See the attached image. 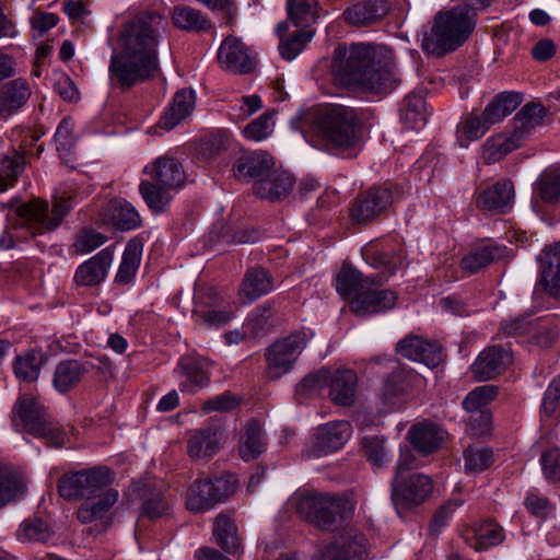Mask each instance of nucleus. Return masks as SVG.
I'll return each mask as SVG.
<instances>
[{
    "mask_svg": "<svg viewBox=\"0 0 560 560\" xmlns=\"http://www.w3.org/2000/svg\"><path fill=\"white\" fill-rule=\"evenodd\" d=\"M166 28L165 16L153 11L138 13L120 25L108 66L113 86L125 91L158 75V47Z\"/></svg>",
    "mask_w": 560,
    "mask_h": 560,
    "instance_id": "obj_1",
    "label": "nucleus"
},
{
    "mask_svg": "<svg viewBox=\"0 0 560 560\" xmlns=\"http://www.w3.org/2000/svg\"><path fill=\"white\" fill-rule=\"evenodd\" d=\"M330 72L342 86L369 92L393 89L398 82L393 51L373 44H341L334 50Z\"/></svg>",
    "mask_w": 560,
    "mask_h": 560,
    "instance_id": "obj_2",
    "label": "nucleus"
},
{
    "mask_svg": "<svg viewBox=\"0 0 560 560\" xmlns=\"http://www.w3.org/2000/svg\"><path fill=\"white\" fill-rule=\"evenodd\" d=\"M313 130L326 150L343 158H355L362 150L360 122L353 108L331 104L319 108Z\"/></svg>",
    "mask_w": 560,
    "mask_h": 560,
    "instance_id": "obj_3",
    "label": "nucleus"
},
{
    "mask_svg": "<svg viewBox=\"0 0 560 560\" xmlns=\"http://www.w3.org/2000/svg\"><path fill=\"white\" fill-rule=\"evenodd\" d=\"M477 13L467 7H453L436 13L429 31L422 35V49L434 56H444L460 47L471 35Z\"/></svg>",
    "mask_w": 560,
    "mask_h": 560,
    "instance_id": "obj_4",
    "label": "nucleus"
},
{
    "mask_svg": "<svg viewBox=\"0 0 560 560\" xmlns=\"http://www.w3.org/2000/svg\"><path fill=\"white\" fill-rule=\"evenodd\" d=\"M290 503L302 518L323 530H334L352 516L345 500L328 494L299 492Z\"/></svg>",
    "mask_w": 560,
    "mask_h": 560,
    "instance_id": "obj_5",
    "label": "nucleus"
},
{
    "mask_svg": "<svg viewBox=\"0 0 560 560\" xmlns=\"http://www.w3.org/2000/svg\"><path fill=\"white\" fill-rule=\"evenodd\" d=\"M72 196L66 191L52 197V206L40 198L22 203L18 214L25 220L33 235H42L58 229L72 209Z\"/></svg>",
    "mask_w": 560,
    "mask_h": 560,
    "instance_id": "obj_6",
    "label": "nucleus"
},
{
    "mask_svg": "<svg viewBox=\"0 0 560 560\" xmlns=\"http://www.w3.org/2000/svg\"><path fill=\"white\" fill-rule=\"evenodd\" d=\"M12 413V423L16 431H24L35 438L45 439L52 446L65 444L63 431L48 421L45 408L32 396H21Z\"/></svg>",
    "mask_w": 560,
    "mask_h": 560,
    "instance_id": "obj_7",
    "label": "nucleus"
},
{
    "mask_svg": "<svg viewBox=\"0 0 560 560\" xmlns=\"http://www.w3.org/2000/svg\"><path fill=\"white\" fill-rule=\"evenodd\" d=\"M114 479L109 468L97 466L65 474L59 479L57 489L66 500L96 499V494L109 488Z\"/></svg>",
    "mask_w": 560,
    "mask_h": 560,
    "instance_id": "obj_8",
    "label": "nucleus"
},
{
    "mask_svg": "<svg viewBox=\"0 0 560 560\" xmlns=\"http://www.w3.org/2000/svg\"><path fill=\"white\" fill-rule=\"evenodd\" d=\"M236 486L232 475H222L213 480L199 478L187 490L186 506L192 513H205L232 495Z\"/></svg>",
    "mask_w": 560,
    "mask_h": 560,
    "instance_id": "obj_9",
    "label": "nucleus"
},
{
    "mask_svg": "<svg viewBox=\"0 0 560 560\" xmlns=\"http://www.w3.org/2000/svg\"><path fill=\"white\" fill-rule=\"evenodd\" d=\"M313 560H368V539L357 527H346L320 547Z\"/></svg>",
    "mask_w": 560,
    "mask_h": 560,
    "instance_id": "obj_10",
    "label": "nucleus"
},
{
    "mask_svg": "<svg viewBox=\"0 0 560 560\" xmlns=\"http://www.w3.org/2000/svg\"><path fill=\"white\" fill-rule=\"evenodd\" d=\"M306 342V334L299 331L271 345L266 352L267 376L277 380L290 372Z\"/></svg>",
    "mask_w": 560,
    "mask_h": 560,
    "instance_id": "obj_11",
    "label": "nucleus"
},
{
    "mask_svg": "<svg viewBox=\"0 0 560 560\" xmlns=\"http://www.w3.org/2000/svg\"><path fill=\"white\" fill-rule=\"evenodd\" d=\"M432 480L423 474H411L392 481V500L396 509L423 503L432 493Z\"/></svg>",
    "mask_w": 560,
    "mask_h": 560,
    "instance_id": "obj_12",
    "label": "nucleus"
},
{
    "mask_svg": "<svg viewBox=\"0 0 560 560\" xmlns=\"http://www.w3.org/2000/svg\"><path fill=\"white\" fill-rule=\"evenodd\" d=\"M352 435V427L348 421H331L320 425L306 450L310 458L334 453L345 446Z\"/></svg>",
    "mask_w": 560,
    "mask_h": 560,
    "instance_id": "obj_13",
    "label": "nucleus"
},
{
    "mask_svg": "<svg viewBox=\"0 0 560 560\" xmlns=\"http://www.w3.org/2000/svg\"><path fill=\"white\" fill-rule=\"evenodd\" d=\"M381 282V278L373 276L370 283L350 301V308L355 315L370 316L384 313L395 306L396 293L376 288L375 284Z\"/></svg>",
    "mask_w": 560,
    "mask_h": 560,
    "instance_id": "obj_14",
    "label": "nucleus"
},
{
    "mask_svg": "<svg viewBox=\"0 0 560 560\" xmlns=\"http://www.w3.org/2000/svg\"><path fill=\"white\" fill-rule=\"evenodd\" d=\"M143 173L151 180L175 190L182 188L186 180L183 164L170 153L160 155L148 163L143 168Z\"/></svg>",
    "mask_w": 560,
    "mask_h": 560,
    "instance_id": "obj_15",
    "label": "nucleus"
},
{
    "mask_svg": "<svg viewBox=\"0 0 560 560\" xmlns=\"http://www.w3.org/2000/svg\"><path fill=\"white\" fill-rule=\"evenodd\" d=\"M392 202V194L383 187H373L361 194L350 210L351 220L366 223L380 217Z\"/></svg>",
    "mask_w": 560,
    "mask_h": 560,
    "instance_id": "obj_16",
    "label": "nucleus"
},
{
    "mask_svg": "<svg viewBox=\"0 0 560 560\" xmlns=\"http://www.w3.org/2000/svg\"><path fill=\"white\" fill-rule=\"evenodd\" d=\"M221 67L234 73H248L255 67L249 49L236 37L225 38L218 51Z\"/></svg>",
    "mask_w": 560,
    "mask_h": 560,
    "instance_id": "obj_17",
    "label": "nucleus"
},
{
    "mask_svg": "<svg viewBox=\"0 0 560 560\" xmlns=\"http://www.w3.org/2000/svg\"><path fill=\"white\" fill-rule=\"evenodd\" d=\"M114 249L106 247L83 261L74 272V282L81 287H94L102 283L110 269Z\"/></svg>",
    "mask_w": 560,
    "mask_h": 560,
    "instance_id": "obj_18",
    "label": "nucleus"
},
{
    "mask_svg": "<svg viewBox=\"0 0 560 560\" xmlns=\"http://www.w3.org/2000/svg\"><path fill=\"white\" fill-rule=\"evenodd\" d=\"M512 362L511 352L500 346H492L477 357L471 365V373L478 381H487L501 374Z\"/></svg>",
    "mask_w": 560,
    "mask_h": 560,
    "instance_id": "obj_19",
    "label": "nucleus"
},
{
    "mask_svg": "<svg viewBox=\"0 0 560 560\" xmlns=\"http://www.w3.org/2000/svg\"><path fill=\"white\" fill-rule=\"evenodd\" d=\"M271 155L265 151H253L241 155L233 165L234 177L244 183L264 178L273 167Z\"/></svg>",
    "mask_w": 560,
    "mask_h": 560,
    "instance_id": "obj_20",
    "label": "nucleus"
},
{
    "mask_svg": "<svg viewBox=\"0 0 560 560\" xmlns=\"http://www.w3.org/2000/svg\"><path fill=\"white\" fill-rule=\"evenodd\" d=\"M32 95L30 83L22 78L11 80L0 89V119L7 120L18 114Z\"/></svg>",
    "mask_w": 560,
    "mask_h": 560,
    "instance_id": "obj_21",
    "label": "nucleus"
},
{
    "mask_svg": "<svg viewBox=\"0 0 560 560\" xmlns=\"http://www.w3.org/2000/svg\"><path fill=\"white\" fill-rule=\"evenodd\" d=\"M293 186L294 178L290 173L272 167L264 178L255 182L253 189L257 197L276 201L285 198Z\"/></svg>",
    "mask_w": 560,
    "mask_h": 560,
    "instance_id": "obj_22",
    "label": "nucleus"
},
{
    "mask_svg": "<svg viewBox=\"0 0 560 560\" xmlns=\"http://www.w3.org/2000/svg\"><path fill=\"white\" fill-rule=\"evenodd\" d=\"M396 350L401 357L421 362L429 368L439 365L443 359L440 347L418 337H407L400 340Z\"/></svg>",
    "mask_w": 560,
    "mask_h": 560,
    "instance_id": "obj_23",
    "label": "nucleus"
},
{
    "mask_svg": "<svg viewBox=\"0 0 560 560\" xmlns=\"http://www.w3.org/2000/svg\"><path fill=\"white\" fill-rule=\"evenodd\" d=\"M389 11L387 0H359L343 12L345 21L353 26L380 22Z\"/></svg>",
    "mask_w": 560,
    "mask_h": 560,
    "instance_id": "obj_24",
    "label": "nucleus"
},
{
    "mask_svg": "<svg viewBox=\"0 0 560 560\" xmlns=\"http://www.w3.org/2000/svg\"><path fill=\"white\" fill-rule=\"evenodd\" d=\"M498 389L493 385L478 386L467 394L463 400V407L468 412L481 411L479 416L480 428L470 424V431L475 435H482L489 431L490 416L482 411L497 396Z\"/></svg>",
    "mask_w": 560,
    "mask_h": 560,
    "instance_id": "obj_25",
    "label": "nucleus"
},
{
    "mask_svg": "<svg viewBox=\"0 0 560 560\" xmlns=\"http://www.w3.org/2000/svg\"><path fill=\"white\" fill-rule=\"evenodd\" d=\"M514 185L504 179L485 189L477 198V206L482 210L506 213L514 202Z\"/></svg>",
    "mask_w": 560,
    "mask_h": 560,
    "instance_id": "obj_26",
    "label": "nucleus"
},
{
    "mask_svg": "<svg viewBox=\"0 0 560 560\" xmlns=\"http://www.w3.org/2000/svg\"><path fill=\"white\" fill-rule=\"evenodd\" d=\"M358 377L350 369L329 370L328 395L339 406H350L354 402Z\"/></svg>",
    "mask_w": 560,
    "mask_h": 560,
    "instance_id": "obj_27",
    "label": "nucleus"
},
{
    "mask_svg": "<svg viewBox=\"0 0 560 560\" xmlns=\"http://www.w3.org/2000/svg\"><path fill=\"white\" fill-rule=\"evenodd\" d=\"M466 540L476 551H486L505 540V530L495 521L486 520L467 532Z\"/></svg>",
    "mask_w": 560,
    "mask_h": 560,
    "instance_id": "obj_28",
    "label": "nucleus"
},
{
    "mask_svg": "<svg viewBox=\"0 0 560 560\" xmlns=\"http://www.w3.org/2000/svg\"><path fill=\"white\" fill-rule=\"evenodd\" d=\"M444 439L445 432L431 422L416 423L408 432L409 442L423 455H429L439 450Z\"/></svg>",
    "mask_w": 560,
    "mask_h": 560,
    "instance_id": "obj_29",
    "label": "nucleus"
},
{
    "mask_svg": "<svg viewBox=\"0 0 560 560\" xmlns=\"http://www.w3.org/2000/svg\"><path fill=\"white\" fill-rule=\"evenodd\" d=\"M103 220L120 231H130L141 225L136 208L125 199L112 200L105 210Z\"/></svg>",
    "mask_w": 560,
    "mask_h": 560,
    "instance_id": "obj_30",
    "label": "nucleus"
},
{
    "mask_svg": "<svg viewBox=\"0 0 560 560\" xmlns=\"http://www.w3.org/2000/svg\"><path fill=\"white\" fill-rule=\"evenodd\" d=\"M89 370V362L75 359L62 360L56 365L52 385L57 392L65 394L74 388Z\"/></svg>",
    "mask_w": 560,
    "mask_h": 560,
    "instance_id": "obj_31",
    "label": "nucleus"
},
{
    "mask_svg": "<svg viewBox=\"0 0 560 560\" xmlns=\"http://www.w3.org/2000/svg\"><path fill=\"white\" fill-rule=\"evenodd\" d=\"M195 92L192 90H180L174 97L163 116L160 118V126L171 130L186 119L195 108Z\"/></svg>",
    "mask_w": 560,
    "mask_h": 560,
    "instance_id": "obj_32",
    "label": "nucleus"
},
{
    "mask_svg": "<svg viewBox=\"0 0 560 560\" xmlns=\"http://www.w3.org/2000/svg\"><path fill=\"white\" fill-rule=\"evenodd\" d=\"M118 491L112 487L96 494V499H85L78 510V518L83 524L102 520L118 501Z\"/></svg>",
    "mask_w": 560,
    "mask_h": 560,
    "instance_id": "obj_33",
    "label": "nucleus"
},
{
    "mask_svg": "<svg viewBox=\"0 0 560 560\" xmlns=\"http://www.w3.org/2000/svg\"><path fill=\"white\" fill-rule=\"evenodd\" d=\"M273 290V282L262 268L248 270L241 283L238 295L243 304H250Z\"/></svg>",
    "mask_w": 560,
    "mask_h": 560,
    "instance_id": "obj_34",
    "label": "nucleus"
},
{
    "mask_svg": "<svg viewBox=\"0 0 560 560\" xmlns=\"http://www.w3.org/2000/svg\"><path fill=\"white\" fill-rule=\"evenodd\" d=\"M540 282L551 298L560 301V243L545 250Z\"/></svg>",
    "mask_w": 560,
    "mask_h": 560,
    "instance_id": "obj_35",
    "label": "nucleus"
},
{
    "mask_svg": "<svg viewBox=\"0 0 560 560\" xmlns=\"http://www.w3.org/2000/svg\"><path fill=\"white\" fill-rule=\"evenodd\" d=\"M220 434L215 428H202L191 433L187 453L191 458H209L219 452Z\"/></svg>",
    "mask_w": 560,
    "mask_h": 560,
    "instance_id": "obj_36",
    "label": "nucleus"
},
{
    "mask_svg": "<svg viewBox=\"0 0 560 560\" xmlns=\"http://www.w3.org/2000/svg\"><path fill=\"white\" fill-rule=\"evenodd\" d=\"M506 247L499 244H489L477 247L465 255L460 266L469 275L476 273L482 268L503 258Z\"/></svg>",
    "mask_w": 560,
    "mask_h": 560,
    "instance_id": "obj_37",
    "label": "nucleus"
},
{
    "mask_svg": "<svg viewBox=\"0 0 560 560\" xmlns=\"http://www.w3.org/2000/svg\"><path fill=\"white\" fill-rule=\"evenodd\" d=\"M428 109L424 96L420 93H410L400 108V120L407 129L418 130L428 121Z\"/></svg>",
    "mask_w": 560,
    "mask_h": 560,
    "instance_id": "obj_38",
    "label": "nucleus"
},
{
    "mask_svg": "<svg viewBox=\"0 0 560 560\" xmlns=\"http://www.w3.org/2000/svg\"><path fill=\"white\" fill-rule=\"evenodd\" d=\"M546 108L536 103L526 104L514 117V137L523 141L537 126L542 124Z\"/></svg>",
    "mask_w": 560,
    "mask_h": 560,
    "instance_id": "obj_39",
    "label": "nucleus"
},
{
    "mask_svg": "<svg viewBox=\"0 0 560 560\" xmlns=\"http://www.w3.org/2000/svg\"><path fill=\"white\" fill-rule=\"evenodd\" d=\"M266 447V440L260 423L249 420L240 443V455L245 460L258 457Z\"/></svg>",
    "mask_w": 560,
    "mask_h": 560,
    "instance_id": "obj_40",
    "label": "nucleus"
},
{
    "mask_svg": "<svg viewBox=\"0 0 560 560\" xmlns=\"http://www.w3.org/2000/svg\"><path fill=\"white\" fill-rule=\"evenodd\" d=\"M174 25L188 32H202L211 27V22L198 9L188 5H176L172 14Z\"/></svg>",
    "mask_w": 560,
    "mask_h": 560,
    "instance_id": "obj_41",
    "label": "nucleus"
},
{
    "mask_svg": "<svg viewBox=\"0 0 560 560\" xmlns=\"http://www.w3.org/2000/svg\"><path fill=\"white\" fill-rule=\"evenodd\" d=\"M373 277H362V273L355 268L343 265L336 277V290L345 299L350 301L363 290Z\"/></svg>",
    "mask_w": 560,
    "mask_h": 560,
    "instance_id": "obj_42",
    "label": "nucleus"
},
{
    "mask_svg": "<svg viewBox=\"0 0 560 560\" xmlns=\"http://www.w3.org/2000/svg\"><path fill=\"white\" fill-rule=\"evenodd\" d=\"M521 103L516 92H503L497 95L485 108L486 120L494 125L512 114Z\"/></svg>",
    "mask_w": 560,
    "mask_h": 560,
    "instance_id": "obj_43",
    "label": "nucleus"
},
{
    "mask_svg": "<svg viewBox=\"0 0 560 560\" xmlns=\"http://www.w3.org/2000/svg\"><path fill=\"white\" fill-rule=\"evenodd\" d=\"M179 388L182 392L195 394L210 382V375L197 361H182Z\"/></svg>",
    "mask_w": 560,
    "mask_h": 560,
    "instance_id": "obj_44",
    "label": "nucleus"
},
{
    "mask_svg": "<svg viewBox=\"0 0 560 560\" xmlns=\"http://www.w3.org/2000/svg\"><path fill=\"white\" fill-rule=\"evenodd\" d=\"M142 255V245L137 241H130L121 257L118 271L115 277V282L121 285L129 284L140 266Z\"/></svg>",
    "mask_w": 560,
    "mask_h": 560,
    "instance_id": "obj_45",
    "label": "nucleus"
},
{
    "mask_svg": "<svg viewBox=\"0 0 560 560\" xmlns=\"http://www.w3.org/2000/svg\"><path fill=\"white\" fill-rule=\"evenodd\" d=\"M172 188H166L153 180H142L139 185V192L149 209L154 213L164 212L172 199Z\"/></svg>",
    "mask_w": 560,
    "mask_h": 560,
    "instance_id": "obj_46",
    "label": "nucleus"
},
{
    "mask_svg": "<svg viewBox=\"0 0 560 560\" xmlns=\"http://www.w3.org/2000/svg\"><path fill=\"white\" fill-rule=\"evenodd\" d=\"M318 0H287L289 19L296 27H308L318 19Z\"/></svg>",
    "mask_w": 560,
    "mask_h": 560,
    "instance_id": "obj_47",
    "label": "nucleus"
},
{
    "mask_svg": "<svg viewBox=\"0 0 560 560\" xmlns=\"http://www.w3.org/2000/svg\"><path fill=\"white\" fill-rule=\"evenodd\" d=\"M23 493L21 476L9 467L0 466V508L16 502Z\"/></svg>",
    "mask_w": 560,
    "mask_h": 560,
    "instance_id": "obj_48",
    "label": "nucleus"
},
{
    "mask_svg": "<svg viewBox=\"0 0 560 560\" xmlns=\"http://www.w3.org/2000/svg\"><path fill=\"white\" fill-rule=\"evenodd\" d=\"M213 535L217 544L228 553H235L240 547L236 527L225 514H219L214 518Z\"/></svg>",
    "mask_w": 560,
    "mask_h": 560,
    "instance_id": "obj_49",
    "label": "nucleus"
},
{
    "mask_svg": "<svg viewBox=\"0 0 560 560\" xmlns=\"http://www.w3.org/2000/svg\"><path fill=\"white\" fill-rule=\"evenodd\" d=\"M521 140H516L514 132L510 136L497 135L483 144V159L487 163H495L504 155L521 145Z\"/></svg>",
    "mask_w": 560,
    "mask_h": 560,
    "instance_id": "obj_50",
    "label": "nucleus"
},
{
    "mask_svg": "<svg viewBox=\"0 0 560 560\" xmlns=\"http://www.w3.org/2000/svg\"><path fill=\"white\" fill-rule=\"evenodd\" d=\"M15 536L21 542H45L50 537V530L43 520L30 517L20 524Z\"/></svg>",
    "mask_w": 560,
    "mask_h": 560,
    "instance_id": "obj_51",
    "label": "nucleus"
},
{
    "mask_svg": "<svg viewBox=\"0 0 560 560\" xmlns=\"http://www.w3.org/2000/svg\"><path fill=\"white\" fill-rule=\"evenodd\" d=\"M537 195L547 202H560V167L546 170L537 180Z\"/></svg>",
    "mask_w": 560,
    "mask_h": 560,
    "instance_id": "obj_52",
    "label": "nucleus"
},
{
    "mask_svg": "<svg viewBox=\"0 0 560 560\" xmlns=\"http://www.w3.org/2000/svg\"><path fill=\"white\" fill-rule=\"evenodd\" d=\"M384 436L372 435L362 439V448L366 460L374 467H382L390 459Z\"/></svg>",
    "mask_w": 560,
    "mask_h": 560,
    "instance_id": "obj_53",
    "label": "nucleus"
},
{
    "mask_svg": "<svg viewBox=\"0 0 560 560\" xmlns=\"http://www.w3.org/2000/svg\"><path fill=\"white\" fill-rule=\"evenodd\" d=\"M329 369H320L305 376L298 385L295 393L301 398H311L322 395L328 386Z\"/></svg>",
    "mask_w": 560,
    "mask_h": 560,
    "instance_id": "obj_54",
    "label": "nucleus"
},
{
    "mask_svg": "<svg viewBox=\"0 0 560 560\" xmlns=\"http://www.w3.org/2000/svg\"><path fill=\"white\" fill-rule=\"evenodd\" d=\"M25 160L23 154L3 156L0 161V192L13 186L19 175L24 170Z\"/></svg>",
    "mask_w": 560,
    "mask_h": 560,
    "instance_id": "obj_55",
    "label": "nucleus"
},
{
    "mask_svg": "<svg viewBox=\"0 0 560 560\" xmlns=\"http://www.w3.org/2000/svg\"><path fill=\"white\" fill-rule=\"evenodd\" d=\"M275 116V112L261 114L244 127L243 136L254 142L266 140L273 132Z\"/></svg>",
    "mask_w": 560,
    "mask_h": 560,
    "instance_id": "obj_56",
    "label": "nucleus"
},
{
    "mask_svg": "<svg viewBox=\"0 0 560 560\" xmlns=\"http://www.w3.org/2000/svg\"><path fill=\"white\" fill-rule=\"evenodd\" d=\"M368 257L369 264L376 269H384L387 277L394 275L399 268H401L405 259L402 249H399L398 252L377 249Z\"/></svg>",
    "mask_w": 560,
    "mask_h": 560,
    "instance_id": "obj_57",
    "label": "nucleus"
},
{
    "mask_svg": "<svg viewBox=\"0 0 560 560\" xmlns=\"http://www.w3.org/2000/svg\"><path fill=\"white\" fill-rule=\"evenodd\" d=\"M74 121L70 117H65L57 127L55 141L59 155L68 160L71 156L75 144Z\"/></svg>",
    "mask_w": 560,
    "mask_h": 560,
    "instance_id": "obj_58",
    "label": "nucleus"
},
{
    "mask_svg": "<svg viewBox=\"0 0 560 560\" xmlns=\"http://www.w3.org/2000/svg\"><path fill=\"white\" fill-rule=\"evenodd\" d=\"M406 389V373L399 368H393L382 388V399L385 405L394 406L395 399L404 394Z\"/></svg>",
    "mask_w": 560,
    "mask_h": 560,
    "instance_id": "obj_59",
    "label": "nucleus"
},
{
    "mask_svg": "<svg viewBox=\"0 0 560 560\" xmlns=\"http://www.w3.org/2000/svg\"><path fill=\"white\" fill-rule=\"evenodd\" d=\"M107 242V236L93 230H81L72 244L73 252L77 255H86L97 249Z\"/></svg>",
    "mask_w": 560,
    "mask_h": 560,
    "instance_id": "obj_60",
    "label": "nucleus"
},
{
    "mask_svg": "<svg viewBox=\"0 0 560 560\" xmlns=\"http://www.w3.org/2000/svg\"><path fill=\"white\" fill-rule=\"evenodd\" d=\"M314 31L301 30L291 35L287 40H281L279 44V51L282 58L291 61L304 48V46L313 38Z\"/></svg>",
    "mask_w": 560,
    "mask_h": 560,
    "instance_id": "obj_61",
    "label": "nucleus"
},
{
    "mask_svg": "<svg viewBox=\"0 0 560 560\" xmlns=\"http://www.w3.org/2000/svg\"><path fill=\"white\" fill-rule=\"evenodd\" d=\"M464 458L467 471L479 472L490 467L493 453L488 447L469 446L464 453Z\"/></svg>",
    "mask_w": 560,
    "mask_h": 560,
    "instance_id": "obj_62",
    "label": "nucleus"
},
{
    "mask_svg": "<svg viewBox=\"0 0 560 560\" xmlns=\"http://www.w3.org/2000/svg\"><path fill=\"white\" fill-rule=\"evenodd\" d=\"M42 360L35 353L19 357L14 363V373L18 378L34 382L38 378Z\"/></svg>",
    "mask_w": 560,
    "mask_h": 560,
    "instance_id": "obj_63",
    "label": "nucleus"
},
{
    "mask_svg": "<svg viewBox=\"0 0 560 560\" xmlns=\"http://www.w3.org/2000/svg\"><path fill=\"white\" fill-rule=\"evenodd\" d=\"M544 476L551 482L560 481V450L551 448L540 458Z\"/></svg>",
    "mask_w": 560,
    "mask_h": 560,
    "instance_id": "obj_64",
    "label": "nucleus"
}]
</instances>
